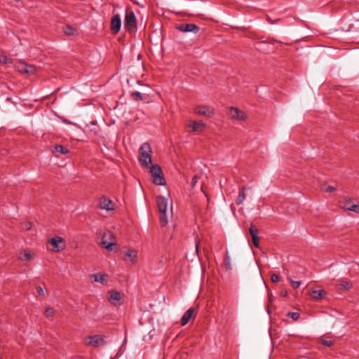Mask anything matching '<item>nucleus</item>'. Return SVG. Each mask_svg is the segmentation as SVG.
<instances>
[{
    "label": "nucleus",
    "mask_w": 359,
    "mask_h": 359,
    "mask_svg": "<svg viewBox=\"0 0 359 359\" xmlns=\"http://www.w3.org/2000/svg\"><path fill=\"white\" fill-rule=\"evenodd\" d=\"M100 235L102 238L100 245L102 248L107 249L108 251L116 250V243L115 237L111 231L109 230L100 231Z\"/></svg>",
    "instance_id": "nucleus-1"
},
{
    "label": "nucleus",
    "mask_w": 359,
    "mask_h": 359,
    "mask_svg": "<svg viewBox=\"0 0 359 359\" xmlns=\"http://www.w3.org/2000/svg\"><path fill=\"white\" fill-rule=\"evenodd\" d=\"M139 161L142 166L148 168L151 164V148L149 144L144 143L140 148Z\"/></svg>",
    "instance_id": "nucleus-2"
},
{
    "label": "nucleus",
    "mask_w": 359,
    "mask_h": 359,
    "mask_svg": "<svg viewBox=\"0 0 359 359\" xmlns=\"http://www.w3.org/2000/svg\"><path fill=\"white\" fill-rule=\"evenodd\" d=\"M156 203L160 212V222L162 226H165L168 223V200L163 196H159L156 197Z\"/></svg>",
    "instance_id": "nucleus-3"
},
{
    "label": "nucleus",
    "mask_w": 359,
    "mask_h": 359,
    "mask_svg": "<svg viewBox=\"0 0 359 359\" xmlns=\"http://www.w3.org/2000/svg\"><path fill=\"white\" fill-rule=\"evenodd\" d=\"M147 168L149 170V173L152 177V182L154 184L161 186L165 185V179L164 178L163 171L158 165H151Z\"/></svg>",
    "instance_id": "nucleus-4"
},
{
    "label": "nucleus",
    "mask_w": 359,
    "mask_h": 359,
    "mask_svg": "<svg viewBox=\"0 0 359 359\" xmlns=\"http://www.w3.org/2000/svg\"><path fill=\"white\" fill-rule=\"evenodd\" d=\"M124 28L128 32L133 33L137 29V20L134 12L127 9L124 18Z\"/></svg>",
    "instance_id": "nucleus-5"
},
{
    "label": "nucleus",
    "mask_w": 359,
    "mask_h": 359,
    "mask_svg": "<svg viewBox=\"0 0 359 359\" xmlns=\"http://www.w3.org/2000/svg\"><path fill=\"white\" fill-rule=\"evenodd\" d=\"M83 343L86 346L97 347L105 344V337L100 334L88 336L83 338Z\"/></svg>",
    "instance_id": "nucleus-6"
},
{
    "label": "nucleus",
    "mask_w": 359,
    "mask_h": 359,
    "mask_svg": "<svg viewBox=\"0 0 359 359\" xmlns=\"http://www.w3.org/2000/svg\"><path fill=\"white\" fill-rule=\"evenodd\" d=\"M124 294L116 291L110 290L107 293L108 301L114 306H120L123 303Z\"/></svg>",
    "instance_id": "nucleus-7"
},
{
    "label": "nucleus",
    "mask_w": 359,
    "mask_h": 359,
    "mask_svg": "<svg viewBox=\"0 0 359 359\" xmlns=\"http://www.w3.org/2000/svg\"><path fill=\"white\" fill-rule=\"evenodd\" d=\"M339 205L343 210L359 214V205L354 203L351 198H342L339 201Z\"/></svg>",
    "instance_id": "nucleus-8"
},
{
    "label": "nucleus",
    "mask_w": 359,
    "mask_h": 359,
    "mask_svg": "<svg viewBox=\"0 0 359 359\" xmlns=\"http://www.w3.org/2000/svg\"><path fill=\"white\" fill-rule=\"evenodd\" d=\"M52 245V250L55 252H61L65 249L66 243L65 239L61 236H55L50 238L48 242Z\"/></svg>",
    "instance_id": "nucleus-9"
},
{
    "label": "nucleus",
    "mask_w": 359,
    "mask_h": 359,
    "mask_svg": "<svg viewBox=\"0 0 359 359\" xmlns=\"http://www.w3.org/2000/svg\"><path fill=\"white\" fill-rule=\"evenodd\" d=\"M227 114L230 116L231 118L234 120L244 121L247 119L246 114L237 107H229L227 109Z\"/></svg>",
    "instance_id": "nucleus-10"
},
{
    "label": "nucleus",
    "mask_w": 359,
    "mask_h": 359,
    "mask_svg": "<svg viewBox=\"0 0 359 359\" xmlns=\"http://www.w3.org/2000/svg\"><path fill=\"white\" fill-rule=\"evenodd\" d=\"M123 259L125 262H130L133 264H135L138 261V253L135 250L126 248L123 251Z\"/></svg>",
    "instance_id": "nucleus-11"
},
{
    "label": "nucleus",
    "mask_w": 359,
    "mask_h": 359,
    "mask_svg": "<svg viewBox=\"0 0 359 359\" xmlns=\"http://www.w3.org/2000/svg\"><path fill=\"white\" fill-rule=\"evenodd\" d=\"M16 68L18 72L30 75L35 74L36 71V69L34 65H27L25 62H19L16 65Z\"/></svg>",
    "instance_id": "nucleus-12"
},
{
    "label": "nucleus",
    "mask_w": 359,
    "mask_h": 359,
    "mask_svg": "<svg viewBox=\"0 0 359 359\" xmlns=\"http://www.w3.org/2000/svg\"><path fill=\"white\" fill-rule=\"evenodd\" d=\"M187 127L191 128V132L201 133L205 129V123L200 121L189 120L187 121Z\"/></svg>",
    "instance_id": "nucleus-13"
},
{
    "label": "nucleus",
    "mask_w": 359,
    "mask_h": 359,
    "mask_svg": "<svg viewBox=\"0 0 359 359\" xmlns=\"http://www.w3.org/2000/svg\"><path fill=\"white\" fill-rule=\"evenodd\" d=\"M194 112L208 117H212L214 115L213 108L206 105L197 106L194 109Z\"/></svg>",
    "instance_id": "nucleus-14"
},
{
    "label": "nucleus",
    "mask_w": 359,
    "mask_h": 359,
    "mask_svg": "<svg viewBox=\"0 0 359 359\" xmlns=\"http://www.w3.org/2000/svg\"><path fill=\"white\" fill-rule=\"evenodd\" d=\"M176 29L182 32H193L196 34L199 32L200 28L194 24H181L176 27Z\"/></svg>",
    "instance_id": "nucleus-15"
},
{
    "label": "nucleus",
    "mask_w": 359,
    "mask_h": 359,
    "mask_svg": "<svg viewBox=\"0 0 359 359\" xmlns=\"http://www.w3.org/2000/svg\"><path fill=\"white\" fill-rule=\"evenodd\" d=\"M121 20L119 15H113L111 20V30L113 34H117L121 29Z\"/></svg>",
    "instance_id": "nucleus-16"
},
{
    "label": "nucleus",
    "mask_w": 359,
    "mask_h": 359,
    "mask_svg": "<svg viewBox=\"0 0 359 359\" xmlns=\"http://www.w3.org/2000/svg\"><path fill=\"white\" fill-rule=\"evenodd\" d=\"M196 315V309L194 308H191L188 309L182 316L181 318V325L184 326L186 325L189 320L192 318H194Z\"/></svg>",
    "instance_id": "nucleus-17"
},
{
    "label": "nucleus",
    "mask_w": 359,
    "mask_h": 359,
    "mask_svg": "<svg viewBox=\"0 0 359 359\" xmlns=\"http://www.w3.org/2000/svg\"><path fill=\"white\" fill-rule=\"evenodd\" d=\"M99 205L102 210H111L114 209L113 202L105 196L100 198Z\"/></svg>",
    "instance_id": "nucleus-18"
},
{
    "label": "nucleus",
    "mask_w": 359,
    "mask_h": 359,
    "mask_svg": "<svg viewBox=\"0 0 359 359\" xmlns=\"http://www.w3.org/2000/svg\"><path fill=\"white\" fill-rule=\"evenodd\" d=\"M326 292L323 290H313L310 292V296L313 299L319 300L323 299Z\"/></svg>",
    "instance_id": "nucleus-19"
},
{
    "label": "nucleus",
    "mask_w": 359,
    "mask_h": 359,
    "mask_svg": "<svg viewBox=\"0 0 359 359\" xmlns=\"http://www.w3.org/2000/svg\"><path fill=\"white\" fill-rule=\"evenodd\" d=\"M34 253L28 250H24L20 252V259L22 261H29L34 258Z\"/></svg>",
    "instance_id": "nucleus-20"
},
{
    "label": "nucleus",
    "mask_w": 359,
    "mask_h": 359,
    "mask_svg": "<svg viewBox=\"0 0 359 359\" xmlns=\"http://www.w3.org/2000/svg\"><path fill=\"white\" fill-rule=\"evenodd\" d=\"M245 187H241L239 189L238 195L236 199V203L239 205H241L245 199Z\"/></svg>",
    "instance_id": "nucleus-21"
},
{
    "label": "nucleus",
    "mask_w": 359,
    "mask_h": 359,
    "mask_svg": "<svg viewBox=\"0 0 359 359\" xmlns=\"http://www.w3.org/2000/svg\"><path fill=\"white\" fill-rule=\"evenodd\" d=\"M92 277L94 278L95 282L100 283L104 284L106 283V277L107 276L102 273H94L92 275Z\"/></svg>",
    "instance_id": "nucleus-22"
},
{
    "label": "nucleus",
    "mask_w": 359,
    "mask_h": 359,
    "mask_svg": "<svg viewBox=\"0 0 359 359\" xmlns=\"http://www.w3.org/2000/svg\"><path fill=\"white\" fill-rule=\"evenodd\" d=\"M339 287L341 290H348L352 287V283L350 281L342 280L339 283Z\"/></svg>",
    "instance_id": "nucleus-23"
},
{
    "label": "nucleus",
    "mask_w": 359,
    "mask_h": 359,
    "mask_svg": "<svg viewBox=\"0 0 359 359\" xmlns=\"http://www.w3.org/2000/svg\"><path fill=\"white\" fill-rule=\"evenodd\" d=\"M63 31H64L65 34L68 36L75 35V34L76 32V30L69 25H66L65 27H64Z\"/></svg>",
    "instance_id": "nucleus-24"
},
{
    "label": "nucleus",
    "mask_w": 359,
    "mask_h": 359,
    "mask_svg": "<svg viewBox=\"0 0 359 359\" xmlns=\"http://www.w3.org/2000/svg\"><path fill=\"white\" fill-rule=\"evenodd\" d=\"M55 151L62 154H66L69 153L68 149L65 146L60 144L55 146Z\"/></svg>",
    "instance_id": "nucleus-25"
},
{
    "label": "nucleus",
    "mask_w": 359,
    "mask_h": 359,
    "mask_svg": "<svg viewBox=\"0 0 359 359\" xmlns=\"http://www.w3.org/2000/svg\"><path fill=\"white\" fill-rule=\"evenodd\" d=\"M55 314V310L52 307L47 308L44 311V315L46 318H53Z\"/></svg>",
    "instance_id": "nucleus-26"
},
{
    "label": "nucleus",
    "mask_w": 359,
    "mask_h": 359,
    "mask_svg": "<svg viewBox=\"0 0 359 359\" xmlns=\"http://www.w3.org/2000/svg\"><path fill=\"white\" fill-rule=\"evenodd\" d=\"M0 63L11 64V63H12V59L7 57L6 55H0Z\"/></svg>",
    "instance_id": "nucleus-27"
},
{
    "label": "nucleus",
    "mask_w": 359,
    "mask_h": 359,
    "mask_svg": "<svg viewBox=\"0 0 359 359\" xmlns=\"http://www.w3.org/2000/svg\"><path fill=\"white\" fill-rule=\"evenodd\" d=\"M249 231H250V233L252 238L258 236L259 231L255 226L251 225V226L250 227Z\"/></svg>",
    "instance_id": "nucleus-28"
},
{
    "label": "nucleus",
    "mask_w": 359,
    "mask_h": 359,
    "mask_svg": "<svg viewBox=\"0 0 359 359\" xmlns=\"http://www.w3.org/2000/svg\"><path fill=\"white\" fill-rule=\"evenodd\" d=\"M32 224L29 222H25L20 224V228L23 230L28 231L31 229Z\"/></svg>",
    "instance_id": "nucleus-29"
},
{
    "label": "nucleus",
    "mask_w": 359,
    "mask_h": 359,
    "mask_svg": "<svg viewBox=\"0 0 359 359\" xmlns=\"http://www.w3.org/2000/svg\"><path fill=\"white\" fill-rule=\"evenodd\" d=\"M280 276L278 274L276 273H271V280L273 283H278L280 281Z\"/></svg>",
    "instance_id": "nucleus-30"
},
{
    "label": "nucleus",
    "mask_w": 359,
    "mask_h": 359,
    "mask_svg": "<svg viewBox=\"0 0 359 359\" xmlns=\"http://www.w3.org/2000/svg\"><path fill=\"white\" fill-rule=\"evenodd\" d=\"M131 95L133 97V99H135L136 100H142V95L140 92H137V91L133 92L131 93Z\"/></svg>",
    "instance_id": "nucleus-31"
},
{
    "label": "nucleus",
    "mask_w": 359,
    "mask_h": 359,
    "mask_svg": "<svg viewBox=\"0 0 359 359\" xmlns=\"http://www.w3.org/2000/svg\"><path fill=\"white\" fill-rule=\"evenodd\" d=\"M320 343L321 344L328 347H330L332 345V341L328 339H321Z\"/></svg>",
    "instance_id": "nucleus-32"
},
{
    "label": "nucleus",
    "mask_w": 359,
    "mask_h": 359,
    "mask_svg": "<svg viewBox=\"0 0 359 359\" xmlns=\"http://www.w3.org/2000/svg\"><path fill=\"white\" fill-rule=\"evenodd\" d=\"M252 243H253L254 245L256 248H259V236L253 237V238H252Z\"/></svg>",
    "instance_id": "nucleus-33"
},
{
    "label": "nucleus",
    "mask_w": 359,
    "mask_h": 359,
    "mask_svg": "<svg viewBox=\"0 0 359 359\" xmlns=\"http://www.w3.org/2000/svg\"><path fill=\"white\" fill-rule=\"evenodd\" d=\"M279 295L281 297H286L288 296V292L285 289H282L279 292Z\"/></svg>",
    "instance_id": "nucleus-34"
},
{
    "label": "nucleus",
    "mask_w": 359,
    "mask_h": 359,
    "mask_svg": "<svg viewBox=\"0 0 359 359\" xmlns=\"http://www.w3.org/2000/svg\"><path fill=\"white\" fill-rule=\"evenodd\" d=\"M324 191L325 192L332 193L336 191V188L332 186H327Z\"/></svg>",
    "instance_id": "nucleus-35"
},
{
    "label": "nucleus",
    "mask_w": 359,
    "mask_h": 359,
    "mask_svg": "<svg viewBox=\"0 0 359 359\" xmlns=\"http://www.w3.org/2000/svg\"><path fill=\"white\" fill-rule=\"evenodd\" d=\"M199 177L198 175H195L193 178H192V180H191V187L194 188L195 187L197 182H198V180Z\"/></svg>",
    "instance_id": "nucleus-36"
},
{
    "label": "nucleus",
    "mask_w": 359,
    "mask_h": 359,
    "mask_svg": "<svg viewBox=\"0 0 359 359\" xmlns=\"http://www.w3.org/2000/svg\"><path fill=\"white\" fill-rule=\"evenodd\" d=\"M300 318V314L298 311H293V321L297 320Z\"/></svg>",
    "instance_id": "nucleus-37"
},
{
    "label": "nucleus",
    "mask_w": 359,
    "mask_h": 359,
    "mask_svg": "<svg viewBox=\"0 0 359 359\" xmlns=\"http://www.w3.org/2000/svg\"><path fill=\"white\" fill-rule=\"evenodd\" d=\"M36 291L39 294H40L41 296H44V294H45L44 290H43V287H41V286H38L36 287Z\"/></svg>",
    "instance_id": "nucleus-38"
},
{
    "label": "nucleus",
    "mask_w": 359,
    "mask_h": 359,
    "mask_svg": "<svg viewBox=\"0 0 359 359\" xmlns=\"http://www.w3.org/2000/svg\"><path fill=\"white\" fill-rule=\"evenodd\" d=\"M301 283L300 281H294L293 280V288H297L300 286Z\"/></svg>",
    "instance_id": "nucleus-39"
},
{
    "label": "nucleus",
    "mask_w": 359,
    "mask_h": 359,
    "mask_svg": "<svg viewBox=\"0 0 359 359\" xmlns=\"http://www.w3.org/2000/svg\"><path fill=\"white\" fill-rule=\"evenodd\" d=\"M267 20H268V21H269L270 23H271V24H273V23L275 22V21H272V20H271L270 17H269V16H268V18H267Z\"/></svg>",
    "instance_id": "nucleus-40"
},
{
    "label": "nucleus",
    "mask_w": 359,
    "mask_h": 359,
    "mask_svg": "<svg viewBox=\"0 0 359 359\" xmlns=\"http://www.w3.org/2000/svg\"><path fill=\"white\" fill-rule=\"evenodd\" d=\"M287 316H288V317H291V318H292V312H288V313H287Z\"/></svg>",
    "instance_id": "nucleus-41"
},
{
    "label": "nucleus",
    "mask_w": 359,
    "mask_h": 359,
    "mask_svg": "<svg viewBox=\"0 0 359 359\" xmlns=\"http://www.w3.org/2000/svg\"><path fill=\"white\" fill-rule=\"evenodd\" d=\"M287 280H289L290 282H292V280H290V278L289 277L287 278Z\"/></svg>",
    "instance_id": "nucleus-42"
}]
</instances>
